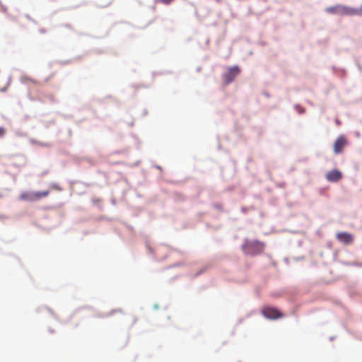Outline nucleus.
<instances>
[{"label":"nucleus","mask_w":362,"mask_h":362,"mask_svg":"<svg viewBox=\"0 0 362 362\" xmlns=\"http://www.w3.org/2000/svg\"><path fill=\"white\" fill-rule=\"evenodd\" d=\"M336 122H337V124H340V122L338 119L336 120Z\"/></svg>","instance_id":"obj_12"},{"label":"nucleus","mask_w":362,"mask_h":362,"mask_svg":"<svg viewBox=\"0 0 362 362\" xmlns=\"http://www.w3.org/2000/svg\"><path fill=\"white\" fill-rule=\"evenodd\" d=\"M115 313H117V310L112 311L110 314L111 315V314H113ZM118 313H122V312L120 310H118Z\"/></svg>","instance_id":"obj_11"},{"label":"nucleus","mask_w":362,"mask_h":362,"mask_svg":"<svg viewBox=\"0 0 362 362\" xmlns=\"http://www.w3.org/2000/svg\"><path fill=\"white\" fill-rule=\"evenodd\" d=\"M262 313L265 317L269 319L275 320L282 317V314L279 311V310L274 308H264Z\"/></svg>","instance_id":"obj_6"},{"label":"nucleus","mask_w":362,"mask_h":362,"mask_svg":"<svg viewBox=\"0 0 362 362\" xmlns=\"http://www.w3.org/2000/svg\"><path fill=\"white\" fill-rule=\"evenodd\" d=\"M240 69L238 66L228 68L227 72L223 75L225 83L228 85L233 81V80L240 74Z\"/></svg>","instance_id":"obj_4"},{"label":"nucleus","mask_w":362,"mask_h":362,"mask_svg":"<svg viewBox=\"0 0 362 362\" xmlns=\"http://www.w3.org/2000/svg\"><path fill=\"white\" fill-rule=\"evenodd\" d=\"M264 247V244L258 241L248 242L244 245V250L247 254L255 255L262 252Z\"/></svg>","instance_id":"obj_3"},{"label":"nucleus","mask_w":362,"mask_h":362,"mask_svg":"<svg viewBox=\"0 0 362 362\" xmlns=\"http://www.w3.org/2000/svg\"><path fill=\"white\" fill-rule=\"evenodd\" d=\"M175 0H157V2L161 3L165 5H169L172 2H173Z\"/></svg>","instance_id":"obj_9"},{"label":"nucleus","mask_w":362,"mask_h":362,"mask_svg":"<svg viewBox=\"0 0 362 362\" xmlns=\"http://www.w3.org/2000/svg\"><path fill=\"white\" fill-rule=\"evenodd\" d=\"M6 129L4 127H0V138L3 137L6 134Z\"/></svg>","instance_id":"obj_10"},{"label":"nucleus","mask_w":362,"mask_h":362,"mask_svg":"<svg viewBox=\"0 0 362 362\" xmlns=\"http://www.w3.org/2000/svg\"><path fill=\"white\" fill-rule=\"evenodd\" d=\"M325 11L332 15L355 16L356 8L343 4H336L327 7Z\"/></svg>","instance_id":"obj_1"},{"label":"nucleus","mask_w":362,"mask_h":362,"mask_svg":"<svg viewBox=\"0 0 362 362\" xmlns=\"http://www.w3.org/2000/svg\"><path fill=\"white\" fill-rule=\"evenodd\" d=\"M49 194V190L42 192H23L20 194L19 199L22 201L35 202L47 197Z\"/></svg>","instance_id":"obj_2"},{"label":"nucleus","mask_w":362,"mask_h":362,"mask_svg":"<svg viewBox=\"0 0 362 362\" xmlns=\"http://www.w3.org/2000/svg\"><path fill=\"white\" fill-rule=\"evenodd\" d=\"M325 177L327 181L335 182L341 179L342 174L339 170L335 169L327 172L325 175Z\"/></svg>","instance_id":"obj_8"},{"label":"nucleus","mask_w":362,"mask_h":362,"mask_svg":"<svg viewBox=\"0 0 362 362\" xmlns=\"http://www.w3.org/2000/svg\"><path fill=\"white\" fill-rule=\"evenodd\" d=\"M337 239L344 245L351 244L354 240V236L346 232H339L336 235Z\"/></svg>","instance_id":"obj_7"},{"label":"nucleus","mask_w":362,"mask_h":362,"mask_svg":"<svg viewBox=\"0 0 362 362\" xmlns=\"http://www.w3.org/2000/svg\"><path fill=\"white\" fill-rule=\"evenodd\" d=\"M348 144V140L344 134L337 137L333 146L334 152L335 154L341 153L344 148Z\"/></svg>","instance_id":"obj_5"}]
</instances>
